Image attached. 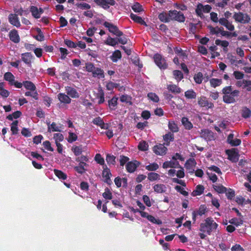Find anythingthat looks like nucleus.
Listing matches in <instances>:
<instances>
[{
	"instance_id": "nucleus-24",
	"label": "nucleus",
	"mask_w": 251,
	"mask_h": 251,
	"mask_svg": "<svg viewBox=\"0 0 251 251\" xmlns=\"http://www.w3.org/2000/svg\"><path fill=\"white\" fill-rule=\"evenodd\" d=\"M163 168L166 169L168 168H179V163L177 161H167L163 163Z\"/></svg>"
},
{
	"instance_id": "nucleus-37",
	"label": "nucleus",
	"mask_w": 251,
	"mask_h": 251,
	"mask_svg": "<svg viewBox=\"0 0 251 251\" xmlns=\"http://www.w3.org/2000/svg\"><path fill=\"white\" fill-rule=\"evenodd\" d=\"M184 96L187 99H195L197 97V94L193 89H190L185 92Z\"/></svg>"
},
{
	"instance_id": "nucleus-6",
	"label": "nucleus",
	"mask_w": 251,
	"mask_h": 251,
	"mask_svg": "<svg viewBox=\"0 0 251 251\" xmlns=\"http://www.w3.org/2000/svg\"><path fill=\"white\" fill-rule=\"evenodd\" d=\"M211 9V6L208 4L203 5L202 3H199L197 4L195 11L197 15L201 18L203 16V12L206 13H209Z\"/></svg>"
},
{
	"instance_id": "nucleus-52",
	"label": "nucleus",
	"mask_w": 251,
	"mask_h": 251,
	"mask_svg": "<svg viewBox=\"0 0 251 251\" xmlns=\"http://www.w3.org/2000/svg\"><path fill=\"white\" fill-rule=\"evenodd\" d=\"M30 12H31L32 15L36 19H39L40 18L39 15V10L38 8L34 6H32L30 7Z\"/></svg>"
},
{
	"instance_id": "nucleus-7",
	"label": "nucleus",
	"mask_w": 251,
	"mask_h": 251,
	"mask_svg": "<svg viewBox=\"0 0 251 251\" xmlns=\"http://www.w3.org/2000/svg\"><path fill=\"white\" fill-rule=\"evenodd\" d=\"M103 25L108 28L109 31L117 37H121L123 35V32L120 30L117 26L114 25L112 23L108 22H105Z\"/></svg>"
},
{
	"instance_id": "nucleus-14",
	"label": "nucleus",
	"mask_w": 251,
	"mask_h": 251,
	"mask_svg": "<svg viewBox=\"0 0 251 251\" xmlns=\"http://www.w3.org/2000/svg\"><path fill=\"white\" fill-rule=\"evenodd\" d=\"M226 152L228 155V159L231 162L236 163L238 161L239 154L235 151L234 149L227 150Z\"/></svg>"
},
{
	"instance_id": "nucleus-22",
	"label": "nucleus",
	"mask_w": 251,
	"mask_h": 251,
	"mask_svg": "<svg viewBox=\"0 0 251 251\" xmlns=\"http://www.w3.org/2000/svg\"><path fill=\"white\" fill-rule=\"evenodd\" d=\"M118 98L113 97L111 99L108 100V106L110 110H115L117 107Z\"/></svg>"
},
{
	"instance_id": "nucleus-35",
	"label": "nucleus",
	"mask_w": 251,
	"mask_h": 251,
	"mask_svg": "<svg viewBox=\"0 0 251 251\" xmlns=\"http://www.w3.org/2000/svg\"><path fill=\"white\" fill-rule=\"evenodd\" d=\"M48 131L49 132L60 131V128L57 126L55 122H52L51 124L48 123Z\"/></svg>"
},
{
	"instance_id": "nucleus-26",
	"label": "nucleus",
	"mask_w": 251,
	"mask_h": 251,
	"mask_svg": "<svg viewBox=\"0 0 251 251\" xmlns=\"http://www.w3.org/2000/svg\"><path fill=\"white\" fill-rule=\"evenodd\" d=\"M153 189L154 191L157 193H163L167 190L166 186L163 184H155L153 187Z\"/></svg>"
},
{
	"instance_id": "nucleus-2",
	"label": "nucleus",
	"mask_w": 251,
	"mask_h": 251,
	"mask_svg": "<svg viewBox=\"0 0 251 251\" xmlns=\"http://www.w3.org/2000/svg\"><path fill=\"white\" fill-rule=\"evenodd\" d=\"M153 59L155 64L161 70H166L168 67L166 59L159 53L154 54Z\"/></svg>"
},
{
	"instance_id": "nucleus-42",
	"label": "nucleus",
	"mask_w": 251,
	"mask_h": 251,
	"mask_svg": "<svg viewBox=\"0 0 251 251\" xmlns=\"http://www.w3.org/2000/svg\"><path fill=\"white\" fill-rule=\"evenodd\" d=\"M242 117L247 119L251 116V110L246 106L243 107L241 110Z\"/></svg>"
},
{
	"instance_id": "nucleus-47",
	"label": "nucleus",
	"mask_w": 251,
	"mask_h": 251,
	"mask_svg": "<svg viewBox=\"0 0 251 251\" xmlns=\"http://www.w3.org/2000/svg\"><path fill=\"white\" fill-rule=\"evenodd\" d=\"M97 98L99 99L98 103L101 104L104 102V93L101 88L99 90Z\"/></svg>"
},
{
	"instance_id": "nucleus-53",
	"label": "nucleus",
	"mask_w": 251,
	"mask_h": 251,
	"mask_svg": "<svg viewBox=\"0 0 251 251\" xmlns=\"http://www.w3.org/2000/svg\"><path fill=\"white\" fill-rule=\"evenodd\" d=\"M146 170L149 171H155L159 168V166L156 163H152L145 167Z\"/></svg>"
},
{
	"instance_id": "nucleus-38",
	"label": "nucleus",
	"mask_w": 251,
	"mask_h": 251,
	"mask_svg": "<svg viewBox=\"0 0 251 251\" xmlns=\"http://www.w3.org/2000/svg\"><path fill=\"white\" fill-rule=\"evenodd\" d=\"M55 175L60 179L65 180L67 178V175L61 170L54 169Z\"/></svg>"
},
{
	"instance_id": "nucleus-40",
	"label": "nucleus",
	"mask_w": 251,
	"mask_h": 251,
	"mask_svg": "<svg viewBox=\"0 0 251 251\" xmlns=\"http://www.w3.org/2000/svg\"><path fill=\"white\" fill-rule=\"evenodd\" d=\"M105 43L107 45L114 47L118 44V38H113L109 36L105 42Z\"/></svg>"
},
{
	"instance_id": "nucleus-3",
	"label": "nucleus",
	"mask_w": 251,
	"mask_h": 251,
	"mask_svg": "<svg viewBox=\"0 0 251 251\" xmlns=\"http://www.w3.org/2000/svg\"><path fill=\"white\" fill-rule=\"evenodd\" d=\"M233 18L236 22L242 24H248L251 21L250 17L248 14L241 12H235Z\"/></svg>"
},
{
	"instance_id": "nucleus-56",
	"label": "nucleus",
	"mask_w": 251,
	"mask_h": 251,
	"mask_svg": "<svg viewBox=\"0 0 251 251\" xmlns=\"http://www.w3.org/2000/svg\"><path fill=\"white\" fill-rule=\"evenodd\" d=\"M138 149L142 151H146L148 150L149 145L145 141L140 142L138 145Z\"/></svg>"
},
{
	"instance_id": "nucleus-25",
	"label": "nucleus",
	"mask_w": 251,
	"mask_h": 251,
	"mask_svg": "<svg viewBox=\"0 0 251 251\" xmlns=\"http://www.w3.org/2000/svg\"><path fill=\"white\" fill-rule=\"evenodd\" d=\"M196 162L194 159H190L187 161L185 164L186 168L189 170V172L191 174H193L195 170L193 167L195 166Z\"/></svg>"
},
{
	"instance_id": "nucleus-62",
	"label": "nucleus",
	"mask_w": 251,
	"mask_h": 251,
	"mask_svg": "<svg viewBox=\"0 0 251 251\" xmlns=\"http://www.w3.org/2000/svg\"><path fill=\"white\" fill-rule=\"evenodd\" d=\"M76 7L81 10L89 9L91 8V5L87 3L82 2L80 3H76L75 4Z\"/></svg>"
},
{
	"instance_id": "nucleus-29",
	"label": "nucleus",
	"mask_w": 251,
	"mask_h": 251,
	"mask_svg": "<svg viewBox=\"0 0 251 251\" xmlns=\"http://www.w3.org/2000/svg\"><path fill=\"white\" fill-rule=\"evenodd\" d=\"M92 74L94 77H97L99 78H102L104 77L103 71L100 68L95 67Z\"/></svg>"
},
{
	"instance_id": "nucleus-57",
	"label": "nucleus",
	"mask_w": 251,
	"mask_h": 251,
	"mask_svg": "<svg viewBox=\"0 0 251 251\" xmlns=\"http://www.w3.org/2000/svg\"><path fill=\"white\" fill-rule=\"evenodd\" d=\"M72 150L75 156L80 155L82 152V149L81 146H74L72 148Z\"/></svg>"
},
{
	"instance_id": "nucleus-28",
	"label": "nucleus",
	"mask_w": 251,
	"mask_h": 251,
	"mask_svg": "<svg viewBox=\"0 0 251 251\" xmlns=\"http://www.w3.org/2000/svg\"><path fill=\"white\" fill-rule=\"evenodd\" d=\"M23 86L28 91H34L36 89V87L35 84L30 81H24Z\"/></svg>"
},
{
	"instance_id": "nucleus-11",
	"label": "nucleus",
	"mask_w": 251,
	"mask_h": 251,
	"mask_svg": "<svg viewBox=\"0 0 251 251\" xmlns=\"http://www.w3.org/2000/svg\"><path fill=\"white\" fill-rule=\"evenodd\" d=\"M112 174L110 172V169L107 167L106 165H104L103 166L102 176L104 178V182L106 183L109 185H110L112 183V180L110 178Z\"/></svg>"
},
{
	"instance_id": "nucleus-61",
	"label": "nucleus",
	"mask_w": 251,
	"mask_h": 251,
	"mask_svg": "<svg viewBox=\"0 0 251 251\" xmlns=\"http://www.w3.org/2000/svg\"><path fill=\"white\" fill-rule=\"evenodd\" d=\"M132 9L135 12L137 13H139L143 11L142 6L141 4H140L138 2L135 3L132 6Z\"/></svg>"
},
{
	"instance_id": "nucleus-33",
	"label": "nucleus",
	"mask_w": 251,
	"mask_h": 251,
	"mask_svg": "<svg viewBox=\"0 0 251 251\" xmlns=\"http://www.w3.org/2000/svg\"><path fill=\"white\" fill-rule=\"evenodd\" d=\"M168 127L172 133L177 132L179 128L177 124L174 121H170L168 123Z\"/></svg>"
},
{
	"instance_id": "nucleus-44",
	"label": "nucleus",
	"mask_w": 251,
	"mask_h": 251,
	"mask_svg": "<svg viewBox=\"0 0 251 251\" xmlns=\"http://www.w3.org/2000/svg\"><path fill=\"white\" fill-rule=\"evenodd\" d=\"M170 17L169 14H167L165 12H162L158 15V19L160 21L164 23H168L170 21Z\"/></svg>"
},
{
	"instance_id": "nucleus-8",
	"label": "nucleus",
	"mask_w": 251,
	"mask_h": 251,
	"mask_svg": "<svg viewBox=\"0 0 251 251\" xmlns=\"http://www.w3.org/2000/svg\"><path fill=\"white\" fill-rule=\"evenodd\" d=\"M239 91L235 90L232 91L228 95H224L223 97V101L226 103H232L236 101L235 97L239 96Z\"/></svg>"
},
{
	"instance_id": "nucleus-60",
	"label": "nucleus",
	"mask_w": 251,
	"mask_h": 251,
	"mask_svg": "<svg viewBox=\"0 0 251 251\" xmlns=\"http://www.w3.org/2000/svg\"><path fill=\"white\" fill-rule=\"evenodd\" d=\"M102 196L104 199L107 200H111L112 198V193L108 188L105 189V191L102 194Z\"/></svg>"
},
{
	"instance_id": "nucleus-19",
	"label": "nucleus",
	"mask_w": 251,
	"mask_h": 251,
	"mask_svg": "<svg viewBox=\"0 0 251 251\" xmlns=\"http://www.w3.org/2000/svg\"><path fill=\"white\" fill-rule=\"evenodd\" d=\"M57 99L61 103L68 104H70L71 102V99L70 97L65 93H59L57 95Z\"/></svg>"
},
{
	"instance_id": "nucleus-10",
	"label": "nucleus",
	"mask_w": 251,
	"mask_h": 251,
	"mask_svg": "<svg viewBox=\"0 0 251 251\" xmlns=\"http://www.w3.org/2000/svg\"><path fill=\"white\" fill-rule=\"evenodd\" d=\"M198 103L200 107H206L207 109H211L214 107V104L209 101L207 98L204 96H201L198 98Z\"/></svg>"
},
{
	"instance_id": "nucleus-50",
	"label": "nucleus",
	"mask_w": 251,
	"mask_h": 251,
	"mask_svg": "<svg viewBox=\"0 0 251 251\" xmlns=\"http://www.w3.org/2000/svg\"><path fill=\"white\" fill-rule=\"evenodd\" d=\"M173 74L175 78L177 81H180L183 78V75L182 73L179 70H174L173 72Z\"/></svg>"
},
{
	"instance_id": "nucleus-64",
	"label": "nucleus",
	"mask_w": 251,
	"mask_h": 251,
	"mask_svg": "<svg viewBox=\"0 0 251 251\" xmlns=\"http://www.w3.org/2000/svg\"><path fill=\"white\" fill-rule=\"evenodd\" d=\"M77 139V136L75 133L71 132L69 133V136L67 139V141L69 143H73V142L75 141Z\"/></svg>"
},
{
	"instance_id": "nucleus-54",
	"label": "nucleus",
	"mask_w": 251,
	"mask_h": 251,
	"mask_svg": "<svg viewBox=\"0 0 251 251\" xmlns=\"http://www.w3.org/2000/svg\"><path fill=\"white\" fill-rule=\"evenodd\" d=\"M213 188L216 191L221 194L224 193L227 191V188L222 185H214Z\"/></svg>"
},
{
	"instance_id": "nucleus-21",
	"label": "nucleus",
	"mask_w": 251,
	"mask_h": 251,
	"mask_svg": "<svg viewBox=\"0 0 251 251\" xmlns=\"http://www.w3.org/2000/svg\"><path fill=\"white\" fill-rule=\"evenodd\" d=\"M163 139L164 141V143L167 146H169L171 142H173L175 139V136L174 133L171 132H168L163 136Z\"/></svg>"
},
{
	"instance_id": "nucleus-27",
	"label": "nucleus",
	"mask_w": 251,
	"mask_h": 251,
	"mask_svg": "<svg viewBox=\"0 0 251 251\" xmlns=\"http://www.w3.org/2000/svg\"><path fill=\"white\" fill-rule=\"evenodd\" d=\"M130 18L135 22L141 25L147 26L146 23L142 18V17L136 15L133 13H131L130 15Z\"/></svg>"
},
{
	"instance_id": "nucleus-48",
	"label": "nucleus",
	"mask_w": 251,
	"mask_h": 251,
	"mask_svg": "<svg viewBox=\"0 0 251 251\" xmlns=\"http://www.w3.org/2000/svg\"><path fill=\"white\" fill-rule=\"evenodd\" d=\"M116 157L110 154H107L106 156V161L108 165H114L116 163Z\"/></svg>"
},
{
	"instance_id": "nucleus-49",
	"label": "nucleus",
	"mask_w": 251,
	"mask_h": 251,
	"mask_svg": "<svg viewBox=\"0 0 251 251\" xmlns=\"http://www.w3.org/2000/svg\"><path fill=\"white\" fill-rule=\"evenodd\" d=\"M22 115V112L20 111H16L12 114H9L6 118L10 121H13V119H18Z\"/></svg>"
},
{
	"instance_id": "nucleus-46",
	"label": "nucleus",
	"mask_w": 251,
	"mask_h": 251,
	"mask_svg": "<svg viewBox=\"0 0 251 251\" xmlns=\"http://www.w3.org/2000/svg\"><path fill=\"white\" fill-rule=\"evenodd\" d=\"M148 178L151 181H155L160 179V175L156 173H149L148 174Z\"/></svg>"
},
{
	"instance_id": "nucleus-36",
	"label": "nucleus",
	"mask_w": 251,
	"mask_h": 251,
	"mask_svg": "<svg viewBox=\"0 0 251 251\" xmlns=\"http://www.w3.org/2000/svg\"><path fill=\"white\" fill-rule=\"evenodd\" d=\"M18 125V121L17 120H15L11 123L10 125V129L12 132V135H16L18 133L19 129Z\"/></svg>"
},
{
	"instance_id": "nucleus-63",
	"label": "nucleus",
	"mask_w": 251,
	"mask_h": 251,
	"mask_svg": "<svg viewBox=\"0 0 251 251\" xmlns=\"http://www.w3.org/2000/svg\"><path fill=\"white\" fill-rule=\"evenodd\" d=\"M224 193H226L227 199L229 200H232L235 196V192L231 188L227 189V191Z\"/></svg>"
},
{
	"instance_id": "nucleus-12",
	"label": "nucleus",
	"mask_w": 251,
	"mask_h": 251,
	"mask_svg": "<svg viewBox=\"0 0 251 251\" xmlns=\"http://www.w3.org/2000/svg\"><path fill=\"white\" fill-rule=\"evenodd\" d=\"M201 137L207 141L214 139V133L208 129H201L200 132Z\"/></svg>"
},
{
	"instance_id": "nucleus-51",
	"label": "nucleus",
	"mask_w": 251,
	"mask_h": 251,
	"mask_svg": "<svg viewBox=\"0 0 251 251\" xmlns=\"http://www.w3.org/2000/svg\"><path fill=\"white\" fill-rule=\"evenodd\" d=\"M194 79L197 84H201L203 79V75L201 72H198L194 76Z\"/></svg>"
},
{
	"instance_id": "nucleus-32",
	"label": "nucleus",
	"mask_w": 251,
	"mask_h": 251,
	"mask_svg": "<svg viewBox=\"0 0 251 251\" xmlns=\"http://www.w3.org/2000/svg\"><path fill=\"white\" fill-rule=\"evenodd\" d=\"M167 89L174 94H179L181 92V88L175 84L167 85Z\"/></svg>"
},
{
	"instance_id": "nucleus-41",
	"label": "nucleus",
	"mask_w": 251,
	"mask_h": 251,
	"mask_svg": "<svg viewBox=\"0 0 251 251\" xmlns=\"http://www.w3.org/2000/svg\"><path fill=\"white\" fill-rule=\"evenodd\" d=\"M204 187L201 185H198L196 186V189L192 192L193 196H200L203 193Z\"/></svg>"
},
{
	"instance_id": "nucleus-1",
	"label": "nucleus",
	"mask_w": 251,
	"mask_h": 251,
	"mask_svg": "<svg viewBox=\"0 0 251 251\" xmlns=\"http://www.w3.org/2000/svg\"><path fill=\"white\" fill-rule=\"evenodd\" d=\"M218 225L214 221L211 217H208L204 220V223H202L200 226V230L201 232L210 235L211 232L216 230Z\"/></svg>"
},
{
	"instance_id": "nucleus-58",
	"label": "nucleus",
	"mask_w": 251,
	"mask_h": 251,
	"mask_svg": "<svg viewBox=\"0 0 251 251\" xmlns=\"http://www.w3.org/2000/svg\"><path fill=\"white\" fill-rule=\"evenodd\" d=\"M95 160L100 165H103V166L105 165L104 164V158L99 153L96 154L95 157Z\"/></svg>"
},
{
	"instance_id": "nucleus-18",
	"label": "nucleus",
	"mask_w": 251,
	"mask_h": 251,
	"mask_svg": "<svg viewBox=\"0 0 251 251\" xmlns=\"http://www.w3.org/2000/svg\"><path fill=\"white\" fill-rule=\"evenodd\" d=\"M9 37L10 40L14 43H18L20 41V37L18 31L15 29H13L9 32Z\"/></svg>"
},
{
	"instance_id": "nucleus-9",
	"label": "nucleus",
	"mask_w": 251,
	"mask_h": 251,
	"mask_svg": "<svg viewBox=\"0 0 251 251\" xmlns=\"http://www.w3.org/2000/svg\"><path fill=\"white\" fill-rule=\"evenodd\" d=\"M96 4L105 10H107L110 6H114L116 3L115 0H94Z\"/></svg>"
},
{
	"instance_id": "nucleus-59",
	"label": "nucleus",
	"mask_w": 251,
	"mask_h": 251,
	"mask_svg": "<svg viewBox=\"0 0 251 251\" xmlns=\"http://www.w3.org/2000/svg\"><path fill=\"white\" fill-rule=\"evenodd\" d=\"M148 97L150 100L155 102H157L159 100L158 96L153 93H149L148 94Z\"/></svg>"
},
{
	"instance_id": "nucleus-45",
	"label": "nucleus",
	"mask_w": 251,
	"mask_h": 251,
	"mask_svg": "<svg viewBox=\"0 0 251 251\" xmlns=\"http://www.w3.org/2000/svg\"><path fill=\"white\" fill-rule=\"evenodd\" d=\"M208 28L210 30V33L211 35H218L219 33H220V31L221 30V27H219L218 26L216 27H213L211 25L208 26Z\"/></svg>"
},
{
	"instance_id": "nucleus-43",
	"label": "nucleus",
	"mask_w": 251,
	"mask_h": 251,
	"mask_svg": "<svg viewBox=\"0 0 251 251\" xmlns=\"http://www.w3.org/2000/svg\"><path fill=\"white\" fill-rule=\"evenodd\" d=\"M4 79L6 81H8L9 84L10 85L15 80L14 75L11 72H6L4 75Z\"/></svg>"
},
{
	"instance_id": "nucleus-34",
	"label": "nucleus",
	"mask_w": 251,
	"mask_h": 251,
	"mask_svg": "<svg viewBox=\"0 0 251 251\" xmlns=\"http://www.w3.org/2000/svg\"><path fill=\"white\" fill-rule=\"evenodd\" d=\"M222 82L223 81L222 79L213 78L209 79L210 86L213 88L219 86L222 84Z\"/></svg>"
},
{
	"instance_id": "nucleus-23",
	"label": "nucleus",
	"mask_w": 251,
	"mask_h": 251,
	"mask_svg": "<svg viewBox=\"0 0 251 251\" xmlns=\"http://www.w3.org/2000/svg\"><path fill=\"white\" fill-rule=\"evenodd\" d=\"M66 91L68 96L72 98H78L79 96L76 90L73 87L69 86L66 87Z\"/></svg>"
},
{
	"instance_id": "nucleus-31",
	"label": "nucleus",
	"mask_w": 251,
	"mask_h": 251,
	"mask_svg": "<svg viewBox=\"0 0 251 251\" xmlns=\"http://www.w3.org/2000/svg\"><path fill=\"white\" fill-rule=\"evenodd\" d=\"M181 122L186 129L190 130L193 127V124L187 117H183L181 119Z\"/></svg>"
},
{
	"instance_id": "nucleus-30",
	"label": "nucleus",
	"mask_w": 251,
	"mask_h": 251,
	"mask_svg": "<svg viewBox=\"0 0 251 251\" xmlns=\"http://www.w3.org/2000/svg\"><path fill=\"white\" fill-rule=\"evenodd\" d=\"M4 83L0 82V96L3 98H7L10 95V92L4 88Z\"/></svg>"
},
{
	"instance_id": "nucleus-15",
	"label": "nucleus",
	"mask_w": 251,
	"mask_h": 251,
	"mask_svg": "<svg viewBox=\"0 0 251 251\" xmlns=\"http://www.w3.org/2000/svg\"><path fill=\"white\" fill-rule=\"evenodd\" d=\"M165 144H159L153 147V152L157 155H163L166 154L167 148L165 147Z\"/></svg>"
},
{
	"instance_id": "nucleus-55",
	"label": "nucleus",
	"mask_w": 251,
	"mask_h": 251,
	"mask_svg": "<svg viewBox=\"0 0 251 251\" xmlns=\"http://www.w3.org/2000/svg\"><path fill=\"white\" fill-rule=\"evenodd\" d=\"M215 44L217 46H221L224 48H227L229 45V42L226 40L222 41L220 39H216L215 40Z\"/></svg>"
},
{
	"instance_id": "nucleus-39",
	"label": "nucleus",
	"mask_w": 251,
	"mask_h": 251,
	"mask_svg": "<svg viewBox=\"0 0 251 251\" xmlns=\"http://www.w3.org/2000/svg\"><path fill=\"white\" fill-rule=\"evenodd\" d=\"M121 52L119 50H118L114 51L110 57L111 59L114 62H116L118 60V59H121Z\"/></svg>"
},
{
	"instance_id": "nucleus-13",
	"label": "nucleus",
	"mask_w": 251,
	"mask_h": 251,
	"mask_svg": "<svg viewBox=\"0 0 251 251\" xmlns=\"http://www.w3.org/2000/svg\"><path fill=\"white\" fill-rule=\"evenodd\" d=\"M140 164V163L137 160L128 162L126 165V170L128 173H132L135 171Z\"/></svg>"
},
{
	"instance_id": "nucleus-5",
	"label": "nucleus",
	"mask_w": 251,
	"mask_h": 251,
	"mask_svg": "<svg viewBox=\"0 0 251 251\" xmlns=\"http://www.w3.org/2000/svg\"><path fill=\"white\" fill-rule=\"evenodd\" d=\"M208 211V209L205 204H201L198 209L194 210L192 212V220L193 223L196 221L198 216H202Z\"/></svg>"
},
{
	"instance_id": "nucleus-17",
	"label": "nucleus",
	"mask_w": 251,
	"mask_h": 251,
	"mask_svg": "<svg viewBox=\"0 0 251 251\" xmlns=\"http://www.w3.org/2000/svg\"><path fill=\"white\" fill-rule=\"evenodd\" d=\"M22 60L28 67L31 66L33 55L31 52L23 53L21 54Z\"/></svg>"
},
{
	"instance_id": "nucleus-16",
	"label": "nucleus",
	"mask_w": 251,
	"mask_h": 251,
	"mask_svg": "<svg viewBox=\"0 0 251 251\" xmlns=\"http://www.w3.org/2000/svg\"><path fill=\"white\" fill-rule=\"evenodd\" d=\"M92 123L98 126H99L101 128L104 129H108L109 125L107 123H105L103 120L100 117H98L94 118Z\"/></svg>"
},
{
	"instance_id": "nucleus-4",
	"label": "nucleus",
	"mask_w": 251,
	"mask_h": 251,
	"mask_svg": "<svg viewBox=\"0 0 251 251\" xmlns=\"http://www.w3.org/2000/svg\"><path fill=\"white\" fill-rule=\"evenodd\" d=\"M169 16L171 20L179 22H184L185 20L184 14L181 12L177 11L176 10H170L169 11Z\"/></svg>"
},
{
	"instance_id": "nucleus-20",
	"label": "nucleus",
	"mask_w": 251,
	"mask_h": 251,
	"mask_svg": "<svg viewBox=\"0 0 251 251\" xmlns=\"http://www.w3.org/2000/svg\"><path fill=\"white\" fill-rule=\"evenodd\" d=\"M9 23L14 26L19 27L21 24L17 14H10L8 16Z\"/></svg>"
}]
</instances>
